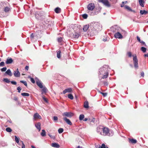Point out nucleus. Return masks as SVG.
<instances>
[{
  "label": "nucleus",
  "mask_w": 148,
  "mask_h": 148,
  "mask_svg": "<svg viewBox=\"0 0 148 148\" xmlns=\"http://www.w3.org/2000/svg\"><path fill=\"white\" fill-rule=\"evenodd\" d=\"M133 57V63L135 68L136 69H138V60L137 58V56L136 55H133L132 56Z\"/></svg>",
  "instance_id": "4"
},
{
  "label": "nucleus",
  "mask_w": 148,
  "mask_h": 148,
  "mask_svg": "<svg viewBox=\"0 0 148 148\" xmlns=\"http://www.w3.org/2000/svg\"><path fill=\"white\" fill-rule=\"evenodd\" d=\"M28 68H29V66H25V69L26 70H27V71L28 70Z\"/></svg>",
  "instance_id": "61"
},
{
  "label": "nucleus",
  "mask_w": 148,
  "mask_h": 148,
  "mask_svg": "<svg viewBox=\"0 0 148 148\" xmlns=\"http://www.w3.org/2000/svg\"><path fill=\"white\" fill-rule=\"evenodd\" d=\"M11 83L12 84L15 85H16L17 84V83L16 82L14 81H11Z\"/></svg>",
  "instance_id": "55"
},
{
  "label": "nucleus",
  "mask_w": 148,
  "mask_h": 148,
  "mask_svg": "<svg viewBox=\"0 0 148 148\" xmlns=\"http://www.w3.org/2000/svg\"><path fill=\"white\" fill-rule=\"evenodd\" d=\"M136 38H137V40L138 41V42H140L141 40H140V38L138 36H137L136 37Z\"/></svg>",
  "instance_id": "57"
},
{
  "label": "nucleus",
  "mask_w": 148,
  "mask_h": 148,
  "mask_svg": "<svg viewBox=\"0 0 148 148\" xmlns=\"http://www.w3.org/2000/svg\"><path fill=\"white\" fill-rule=\"evenodd\" d=\"M128 139L129 142L130 143H131L132 144H135L137 142V141L136 140L133 138L131 139L129 138Z\"/></svg>",
  "instance_id": "17"
},
{
  "label": "nucleus",
  "mask_w": 148,
  "mask_h": 148,
  "mask_svg": "<svg viewBox=\"0 0 148 148\" xmlns=\"http://www.w3.org/2000/svg\"><path fill=\"white\" fill-rule=\"evenodd\" d=\"M3 81L8 83H9L10 82L9 79L7 78L3 79Z\"/></svg>",
  "instance_id": "35"
},
{
  "label": "nucleus",
  "mask_w": 148,
  "mask_h": 148,
  "mask_svg": "<svg viewBox=\"0 0 148 148\" xmlns=\"http://www.w3.org/2000/svg\"><path fill=\"white\" fill-rule=\"evenodd\" d=\"M30 81H31L33 83H35V81L33 78H32L31 77H30Z\"/></svg>",
  "instance_id": "49"
},
{
  "label": "nucleus",
  "mask_w": 148,
  "mask_h": 148,
  "mask_svg": "<svg viewBox=\"0 0 148 148\" xmlns=\"http://www.w3.org/2000/svg\"><path fill=\"white\" fill-rule=\"evenodd\" d=\"M83 18L84 19H86L88 17V15L86 14H84L82 15Z\"/></svg>",
  "instance_id": "43"
},
{
  "label": "nucleus",
  "mask_w": 148,
  "mask_h": 148,
  "mask_svg": "<svg viewBox=\"0 0 148 148\" xmlns=\"http://www.w3.org/2000/svg\"><path fill=\"white\" fill-rule=\"evenodd\" d=\"M123 31L122 30L120 29V30H119V32H118L115 34L114 35V37L116 38H122L123 37L122 34V32H123Z\"/></svg>",
  "instance_id": "3"
},
{
  "label": "nucleus",
  "mask_w": 148,
  "mask_h": 148,
  "mask_svg": "<svg viewBox=\"0 0 148 148\" xmlns=\"http://www.w3.org/2000/svg\"><path fill=\"white\" fill-rule=\"evenodd\" d=\"M5 66V63L4 62H1L0 63V66Z\"/></svg>",
  "instance_id": "48"
},
{
  "label": "nucleus",
  "mask_w": 148,
  "mask_h": 148,
  "mask_svg": "<svg viewBox=\"0 0 148 148\" xmlns=\"http://www.w3.org/2000/svg\"><path fill=\"white\" fill-rule=\"evenodd\" d=\"M35 79L36 80V84L38 86L41 88H42L43 87L42 83L37 77H36Z\"/></svg>",
  "instance_id": "8"
},
{
  "label": "nucleus",
  "mask_w": 148,
  "mask_h": 148,
  "mask_svg": "<svg viewBox=\"0 0 148 148\" xmlns=\"http://www.w3.org/2000/svg\"><path fill=\"white\" fill-rule=\"evenodd\" d=\"M141 75L142 76V77H144V73L143 72H142L141 73Z\"/></svg>",
  "instance_id": "60"
},
{
  "label": "nucleus",
  "mask_w": 148,
  "mask_h": 148,
  "mask_svg": "<svg viewBox=\"0 0 148 148\" xmlns=\"http://www.w3.org/2000/svg\"><path fill=\"white\" fill-rule=\"evenodd\" d=\"M64 130L63 128H60L58 130V132L59 134L62 133L63 132Z\"/></svg>",
  "instance_id": "39"
},
{
  "label": "nucleus",
  "mask_w": 148,
  "mask_h": 148,
  "mask_svg": "<svg viewBox=\"0 0 148 148\" xmlns=\"http://www.w3.org/2000/svg\"><path fill=\"white\" fill-rule=\"evenodd\" d=\"M51 146L53 147L56 148H59L60 147L59 145L56 143H52L51 144Z\"/></svg>",
  "instance_id": "20"
},
{
  "label": "nucleus",
  "mask_w": 148,
  "mask_h": 148,
  "mask_svg": "<svg viewBox=\"0 0 148 148\" xmlns=\"http://www.w3.org/2000/svg\"><path fill=\"white\" fill-rule=\"evenodd\" d=\"M40 122H38L35 124V126L36 128L39 130V131H40Z\"/></svg>",
  "instance_id": "18"
},
{
  "label": "nucleus",
  "mask_w": 148,
  "mask_h": 148,
  "mask_svg": "<svg viewBox=\"0 0 148 148\" xmlns=\"http://www.w3.org/2000/svg\"><path fill=\"white\" fill-rule=\"evenodd\" d=\"M58 42H61L62 41V38L61 37L58 38Z\"/></svg>",
  "instance_id": "56"
},
{
  "label": "nucleus",
  "mask_w": 148,
  "mask_h": 148,
  "mask_svg": "<svg viewBox=\"0 0 148 148\" xmlns=\"http://www.w3.org/2000/svg\"><path fill=\"white\" fill-rule=\"evenodd\" d=\"M14 137L16 142L17 143L18 145H20V143L19 142L18 138L16 136H15Z\"/></svg>",
  "instance_id": "31"
},
{
  "label": "nucleus",
  "mask_w": 148,
  "mask_h": 148,
  "mask_svg": "<svg viewBox=\"0 0 148 148\" xmlns=\"http://www.w3.org/2000/svg\"><path fill=\"white\" fill-rule=\"evenodd\" d=\"M113 3H116L118 0H110Z\"/></svg>",
  "instance_id": "53"
},
{
  "label": "nucleus",
  "mask_w": 148,
  "mask_h": 148,
  "mask_svg": "<svg viewBox=\"0 0 148 148\" xmlns=\"http://www.w3.org/2000/svg\"><path fill=\"white\" fill-rule=\"evenodd\" d=\"M42 88L41 94H43L44 93H46L47 90V88L45 87H43Z\"/></svg>",
  "instance_id": "22"
},
{
  "label": "nucleus",
  "mask_w": 148,
  "mask_h": 148,
  "mask_svg": "<svg viewBox=\"0 0 148 148\" xmlns=\"http://www.w3.org/2000/svg\"><path fill=\"white\" fill-rule=\"evenodd\" d=\"M84 107L86 108H89L88 103V101L85 102L84 104Z\"/></svg>",
  "instance_id": "24"
},
{
  "label": "nucleus",
  "mask_w": 148,
  "mask_h": 148,
  "mask_svg": "<svg viewBox=\"0 0 148 148\" xmlns=\"http://www.w3.org/2000/svg\"><path fill=\"white\" fill-rule=\"evenodd\" d=\"M48 135L51 138H52L53 139H55V136H52L50 134H48Z\"/></svg>",
  "instance_id": "46"
},
{
  "label": "nucleus",
  "mask_w": 148,
  "mask_h": 148,
  "mask_svg": "<svg viewBox=\"0 0 148 148\" xmlns=\"http://www.w3.org/2000/svg\"><path fill=\"white\" fill-rule=\"evenodd\" d=\"M21 95L23 96H29V94L28 93L26 92L22 93Z\"/></svg>",
  "instance_id": "33"
},
{
  "label": "nucleus",
  "mask_w": 148,
  "mask_h": 148,
  "mask_svg": "<svg viewBox=\"0 0 148 148\" xmlns=\"http://www.w3.org/2000/svg\"><path fill=\"white\" fill-rule=\"evenodd\" d=\"M10 10V8L9 7H6L4 8V11L6 13H8Z\"/></svg>",
  "instance_id": "28"
},
{
  "label": "nucleus",
  "mask_w": 148,
  "mask_h": 148,
  "mask_svg": "<svg viewBox=\"0 0 148 148\" xmlns=\"http://www.w3.org/2000/svg\"><path fill=\"white\" fill-rule=\"evenodd\" d=\"M105 145L103 143L102 144L101 146H99V148H106Z\"/></svg>",
  "instance_id": "47"
},
{
  "label": "nucleus",
  "mask_w": 148,
  "mask_h": 148,
  "mask_svg": "<svg viewBox=\"0 0 148 148\" xmlns=\"http://www.w3.org/2000/svg\"><path fill=\"white\" fill-rule=\"evenodd\" d=\"M55 11L57 13H60L61 12V9L58 7L56 8L55 9Z\"/></svg>",
  "instance_id": "26"
},
{
  "label": "nucleus",
  "mask_w": 148,
  "mask_h": 148,
  "mask_svg": "<svg viewBox=\"0 0 148 148\" xmlns=\"http://www.w3.org/2000/svg\"><path fill=\"white\" fill-rule=\"evenodd\" d=\"M138 1L140 5L142 7H144V0H138Z\"/></svg>",
  "instance_id": "27"
},
{
  "label": "nucleus",
  "mask_w": 148,
  "mask_h": 148,
  "mask_svg": "<svg viewBox=\"0 0 148 148\" xmlns=\"http://www.w3.org/2000/svg\"><path fill=\"white\" fill-rule=\"evenodd\" d=\"M73 38H78L79 36V33L75 32L74 34H71Z\"/></svg>",
  "instance_id": "12"
},
{
  "label": "nucleus",
  "mask_w": 148,
  "mask_h": 148,
  "mask_svg": "<svg viewBox=\"0 0 148 148\" xmlns=\"http://www.w3.org/2000/svg\"><path fill=\"white\" fill-rule=\"evenodd\" d=\"M124 8H125V9H127L129 11H131L132 12H134V10H132L131 9V8L127 5H125Z\"/></svg>",
  "instance_id": "29"
},
{
  "label": "nucleus",
  "mask_w": 148,
  "mask_h": 148,
  "mask_svg": "<svg viewBox=\"0 0 148 148\" xmlns=\"http://www.w3.org/2000/svg\"><path fill=\"white\" fill-rule=\"evenodd\" d=\"M43 99V100L46 102H47V100L46 98L44 97L43 96L42 97Z\"/></svg>",
  "instance_id": "58"
},
{
  "label": "nucleus",
  "mask_w": 148,
  "mask_h": 148,
  "mask_svg": "<svg viewBox=\"0 0 148 148\" xmlns=\"http://www.w3.org/2000/svg\"><path fill=\"white\" fill-rule=\"evenodd\" d=\"M87 8L89 10L92 11L95 8V5L94 3H90L88 5Z\"/></svg>",
  "instance_id": "9"
},
{
  "label": "nucleus",
  "mask_w": 148,
  "mask_h": 148,
  "mask_svg": "<svg viewBox=\"0 0 148 148\" xmlns=\"http://www.w3.org/2000/svg\"><path fill=\"white\" fill-rule=\"evenodd\" d=\"M42 118L41 116L39 114L36 113L35 114L34 116V119L35 120L38 119H41Z\"/></svg>",
  "instance_id": "13"
},
{
  "label": "nucleus",
  "mask_w": 148,
  "mask_h": 148,
  "mask_svg": "<svg viewBox=\"0 0 148 148\" xmlns=\"http://www.w3.org/2000/svg\"><path fill=\"white\" fill-rule=\"evenodd\" d=\"M53 120L55 121H57L58 120V118L56 116H54L53 118Z\"/></svg>",
  "instance_id": "51"
},
{
  "label": "nucleus",
  "mask_w": 148,
  "mask_h": 148,
  "mask_svg": "<svg viewBox=\"0 0 148 148\" xmlns=\"http://www.w3.org/2000/svg\"><path fill=\"white\" fill-rule=\"evenodd\" d=\"M13 62V60L11 58H8L7 59L5 63L6 64H12Z\"/></svg>",
  "instance_id": "10"
},
{
  "label": "nucleus",
  "mask_w": 148,
  "mask_h": 148,
  "mask_svg": "<svg viewBox=\"0 0 148 148\" xmlns=\"http://www.w3.org/2000/svg\"><path fill=\"white\" fill-rule=\"evenodd\" d=\"M41 135L42 136H46V132L45 130H42V132L41 133Z\"/></svg>",
  "instance_id": "32"
},
{
  "label": "nucleus",
  "mask_w": 148,
  "mask_h": 148,
  "mask_svg": "<svg viewBox=\"0 0 148 148\" xmlns=\"http://www.w3.org/2000/svg\"><path fill=\"white\" fill-rule=\"evenodd\" d=\"M63 119L65 121L68 125H72V123L71 122L69 119H68L66 117H64L63 118Z\"/></svg>",
  "instance_id": "16"
},
{
  "label": "nucleus",
  "mask_w": 148,
  "mask_h": 148,
  "mask_svg": "<svg viewBox=\"0 0 148 148\" xmlns=\"http://www.w3.org/2000/svg\"><path fill=\"white\" fill-rule=\"evenodd\" d=\"M14 75L16 77H19L20 76V73L18 71V69H17L16 71L14 72Z\"/></svg>",
  "instance_id": "15"
},
{
  "label": "nucleus",
  "mask_w": 148,
  "mask_h": 148,
  "mask_svg": "<svg viewBox=\"0 0 148 148\" xmlns=\"http://www.w3.org/2000/svg\"><path fill=\"white\" fill-rule=\"evenodd\" d=\"M109 69V66L107 65H104L99 69L98 74L99 75H102V79L107 78L109 74L108 69Z\"/></svg>",
  "instance_id": "2"
},
{
  "label": "nucleus",
  "mask_w": 148,
  "mask_h": 148,
  "mask_svg": "<svg viewBox=\"0 0 148 148\" xmlns=\"http://www.w3.org/2000/svg\"><path fill=\"white\" fill-rule=\"evenodd\" d=\"M68 98L71 100L73 99V97L71 94H69L68 96Z\"/></svg>",
  "instance_id": "37"
},
{
  "label": "nucleus",
  "mask_w": 148,
  "mask_h": 148,
  "mask_svg": "<svg viewBox=\"0 0 148 148\" xmlns=\"http://www.w3.org/2000/svg\"><path fill=\"white\" fill-rule=\"evenodd\" d=\"M22 144V148H25V145L23 143V142L22 141H21L20 142V145Z\"/></svg>",
  "instance_id": "41"
},
{
  "label": "nucleus",
  "mask_w": 148,
  "mask_h": 148,
  "mask_svg": "<svg viewBox=\"0 0 148 148\" xmlns=\"http://www.w3.org/2000/svg\"><path fill=\"white\" fill-rule=\"evenodd\" d=\"M103 127L100 126L97 127V131L99 134L102 135Z\"/></svg>",
  "instance_id": "7"
},
{
  "label": "nucleus",
  "mask_w": 148,
  "mask_h": 148,
  "mask_svg": "<svg viewBox=\"0 0 148 148\" xmlns=\"http://www.w3.org/2000/svg\"><path fill=\"white\" fill-rule=\"evenodd\" d=\"M73 114L71 112H65L62 114L63 116L71 118L73 116Z\"/></svg>",
  "instance_id": "6"
},
{
  "label": "nucleus",
  "mask_w": 148,
  "mask_h": 148,
  "mask_svg": "<svg viewBox=\"0 0 148 148\" xmlns=\"http://www.w3.org/2000/svg\"><path fill=\"white\" fill-rule=\"evenodd\" d=\"M109 130L108 128L103 127L102 135L103 136H110Z\"/></svg>",
  "instance_id": "5"
},
{
  "label": "nucleus",
  "mask_w": 148,
  "mask_h": 148,
  "mask_svg": "<svg viewBox=\"0 0 148 148\" xmlns=\"http://www.w3.org/2000/svg\"><path fill=\"white\" fill-rule=\"evenodd\" d=\"M102 27L99 23L95 22L91 23L90 24V28L91 29L90 32L91 35H94L96 34L97 32L101 29Z\"/></svg>",
  "instance_id": "1"
},
{
  "label": "nucleus",
  "mask_w": 148,
  "mask_h": 148,
  "mask_svg": "<svg viewBox=\"0 0 148 148\" xmlns=\"http://www.w3.org/2000/svg\"><path fill=\"white\" fill-rule=\"evenodd\" d=\"M72 89L71 88H69L65 89L63 92L62 93L63 94H65L67 92H71L72 91Z\"/></svg>",
  "instance_id": "11"
},
{
  "label": "nucleus",
  "mask_w": 148,
  "mask_h": 148,
  "mask_svg": "<svg viewBox=\"0 0 148 148\" xmlns=\"http://www.w3.org/2000/svg\"><path fill=\"white\" fill-rule=\"evenodd\" d=\"M99 92L100 93L102 94L103 96L105 97L107 95V94L106 93H103L100 91H99Z\"/></svg>",
  "instance_id": "44"
},
{
  "label": "nucleus",
  "mask_w": 148,
  "mask_h": 148,
  "mask_svg": "<svg viewBox=\"0 0 148 148\" xmlns=\"http://www.w3.org/2000/svg\"><path fill=\"white\" fill-rule=\"evenodd\" d=\"M127 3V1H123L122 2V3L123 4H126Z\"/></svg>",
  "instance_id": "62"
},
{
  "label": "nucleus",
  "mask_w": 148,
  "mask_h": 148,
  "mask_svg": "<svg viewBox=\"0 0 148 148\" xmlns=\"http://www.w3.org/2000/svg\"><path fill=\"white\" fill-rule=\"evenodd\" d=\"M6 130L7 132H11L12 131V130L10 128L7 127L6 128Z\"/></svg>",
  "instance_id": "42"
},
{
  "label": "nucleus",
  "mask_w": 148,
  "mask_h": 148,
  "mask_svg": "<svg viewBox=\"0 0 148 148\" xmlns=\"http://www.w3.org/2000/svg\"><path fill=\"white\" fill-rule=\"evenodd\" d=\"M14 99L15 101H17L18 100V99L16 97H14Z\"/></svg>",
  "instance_id": "63"
},
{
  "label": "nucleus",
  "mask_w": 148,
  "mask_h": 148,
  "mask_svg": "<svg viewBox=\"0 0 148 148\" xmlns=\"http://www.w3.org/2000/svg\"><path fill=\"white\" fill-rule=\"evenodd\" d=\"M17 90H18V92L19 93L20 92V91L21 90V88L20 87H18L17 88Z\"/></svg>",
  "instance_id": "54"
},
{
  "label": "nucleus",
  "mask_w": 148,
  "mask_h": 148,
  "mask_svg": "<svg viewBox=\"0 0 148 148\" xmlns=\"http://www.w3.org/2000/svg\"><path fill=\"white\" fill-rule=\"evenodd\" d=\"M127 54L129 57H132V53L131 52H128L127 53Z\"/></svg>",
  "instance_id": "50"
},
{
  "label": "nucleus",
  "mask_w": 148,
  "mask_h": 148,
  "mask_svg": "<svg viewBox=\"0 0 148 148\" xmlns=\"http://www.w3.org/2000/svg\"><path fill=\"white\" fill-rule=\"evenodd\" d=\"M104 84L106 86H107L108 85V84L107 82H103Z\"/></svg>",
  "instance_id": "59"
},
{
  "label": "nucleus",
  "mask_w": 148,
  "mask_h": 148,
  "mask_svg": "<svg viewBox=\"0 0 148 148\" xmlns=\"http://www.w3.org/2000/svg\"><path fill=\"white\" fill-rule=\"evenodd\" d=\"M144 56L145 57H148V53L147 54H145Z\"/></svg>",
  "instance_id": "64"
},
{
  "label": "nucleus",
  "mask_w": 148,
  "mask_h": 148,
  "mask_svg": "<svg viewBox=\"0 0 148 148\" xmlns=\"http://www.w3.org/2000/svg\"><path fill=\"white\" fill-rule=\"evenodd\" d=\"M5 74L9 75L10 76H11L12 75V73L11 70L10 69H8L5 72Z\"/></svg>",
  "instance_id": "21"
},
{
  "label": "nucleus",
  "mask_w": 148,
  "mask_h": 148,
  "mask_svg": "<svg viewBox=\"0 0 148 148\" xmlns=\"http://www.w3.org/2000/svg\"><path fill=\"white\" fill-rule=\"evenodd\" d=\"M36 37V35H35L33 33L30 36V38L32 40L35 38Z\"/></svg>",
  "instance_id": "30"
},
{
  "label": "nucleus",
  "mask_w": 148,
  "mask_h": 148,
  "mask_svg": "<svg viewBox=\"0 0 148 148\" xmlns=\"http://www.w3.org/2000/svg\"><path fill=\"white\" fill-rule=\"evenodd\" d=\"M84 117V115L83 114H80L79 116V119L80 121H82Z\"/></svg>",
  "instance_id": "36"
},
{
  "label": "nucleus",
  "mask_w": 148,
  "mask_h": 148,
  "mask_svg": "<svg viewBox=\"0 0 148 148\" xmlns=\"http://www.w3.org/2000/svg\"><path fill=\"white\" fill-rule=\"evenodd\" d=\"M89 28V26L88 25H86L84 26L83 29L84 32L87 31L88 29Z\"/></svg>",
  "instance_id": "23"
},
{
  "label": "nucleus",
  "mask_w": 148,
  "mask_h": 148,
  "mask_svg": "<svg viewBox=\"0 0 148 148\" xmlns=\"http://www.w3.org/2000/svg\"><path fill=\"white\" fill-rule=\"evenodd\" d=\"M60 53L61 51L60 50L58 51L57 52V57L58 58H60L61 57Z\"/></svg>",
  "instance_id": "34"
},
{
  "label": "nucleus",
  "mask_w": 148,
  "mask_h": 148,
  "mask_svg": "<svg viewBox=\"0 0 148 148\" xmlns=\"http://www.w3.org/2000/svg\"><path fill=\"white\" fill-rule=\"evenodd\" d=\"M102 3L107 7H110V4L108 0H104Z\"/></svg>",
  "instance_id": "14"
},
{
  "label": "nucleus",
  "mask_w": 148,
  "mask_h": 148,
  "mask_svg": "<svg viewBox=\"0 0 148 148\" xmlns=\"http://www.w3.org/2000/svg\"><path fill=\"white\" fill-rule=\"evenodd\" d=\"M148 13V11L144 10H141L140 11V13L142 14H146Z\"/></svg>",
  "instance_id": "25"
},
{
  "label": "nucleus",
  "mask_w": 148,
  "mask_h": 148,
  "mask_svg": "<svg viewBox=\"0 0 148 148\" xmlns=\"http://www.w3.org/2000/svg\"><path fill=\"white\" fill-rule=\"evenodd\" d=\"M141 50L143 52L145 53L146 52L147 49L146 48L144 47H141Z\"/></svg>",
  "instance_id": "38"
},
{
  "label": "nucleus",
  "mask_w": 148,
  "mask_h": 148,
  "mask_svg": "<svg viewBox=\"0 0 148 148\" xmlns=\"http://www.w3.org/2000/svg\"><path fill=\"white\" fill-rule=\"evenodd\" d=\"M88 13L89 14L91 15V16H93L95 14H98L99 12L98 11L97 12H91L88 11Z\"/></svg>",
  "instance_id": "19"
},
{
  "label": "nucleus",
  "mask_w": 148,
  "mask_h": 148,
  "mask_svg": "<svg viewBox=\"0 0 148 148\" xmlns=\"http://www.w3.org/2000/svg\"><path fill=\"white\" fill-rule=\"evenodd\" d=\"M140 42L142 44V45H144L145 46H146V45L145 44V42H144L143 41H140V42Z\"/></svg>",
  "instance_id": "52"
},
{
  "label": "nucleus",
  "mask_w": 148,
  "mask_h": 148,
  "mask_svg": "<svg viewBox=\"0 0 148 148\" xmlns=\"http://www.w3.org/2000/svg\"><path fill=\"white\" fill-rule=\"evenodd\" d=\"M20 82L21 83L23 84L26 86H27V82L25 81H20Z\"/></svg>",
  "instance_id": "40"
},
{
  "label": "nucleus",
  "mask_w": 148,
  "mask_h": 148,
  "mask_svg": "<svg viewBox=\"0 0 148 148\" xmlns=\"http://www.w3.org/2000/svg\"><path fill=\"white\" fill-rule=\"evenodd\" d=\"M7 70V68L6 67H4L1 69V71L2 72H4L6 71Z\"/></svg>",
  "instance_id": "45"
}]
</instances>
